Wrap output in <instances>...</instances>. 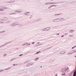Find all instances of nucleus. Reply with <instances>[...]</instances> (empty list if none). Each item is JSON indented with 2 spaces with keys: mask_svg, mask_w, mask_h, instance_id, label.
<instances>
[{
  "mask_svg": "<svg viewBox=\"0 0 76 76\" xmlns=\"http://www.w3.org/2000/svg\"><path fill=\"white\" fill-rule=\"evenodd\" d=\"M18 25L19 24H18V23L16 22L11 24L10 25V26L12 27H13V26H16V25Z\"/></svg>",
  "mask_w": 76,
  "mask_h": 76,
  "instance_id": "nucleus-1",
  "label": "nucleus"
},
{
  "mask_svg": "<svg viewBox=\"0 0 76 76\" xmlns=\"http://www.w3.org/2000/svg\"><path fill=\"white\" fill-rule=\"evenodd\" d=\"M68 70H69V68L68 67H65L64 68H63L62 69L63 72H66V71Z\"/></svg>",
  "mask_w": 76,
  "mask_h": 76,
  "instance_id": "nucleus-2",
  "label": "nucleus"
},
{
  "mask_svg": "<svg viewBox=\"0 0 76 76\" xmlns=\"http://www.w3.org/2000/svg\"><path fill=\"white\" fill-rule=\"evenodd\" d=\"M10 42H8V43H7L5 44L4 45H1V46H0V48H1V47H3L4 46V45H7V44H9V43H10Z\"/></svg>",
  "mask_w": 76,
  "mask_h": 76,
  "instance_id": "nucleus-3",
  "label": "nucleus"
},
{
  "mask_svg": "<svg viewBox=\"0 0 76 76\" xmlns=\"http://www.w3.org/2000/svg\"><path fill=\"white\" fill-rule=\"evenodd\" d=\"M8 8L6 7H2L1 8V9H2V10H4V9H8Z\"/></svg>",
  "mask_w": 76,
  "mask_h": 76,
  "instance_id": "nucleus-4",
  "label": "nucleus"
},
{
  "mask_svg": "<svg viewBox=\"0 0 76 76\" xmlns=\"http://www.w3.org/2000/svg\"><path fill=\"white\" fill-rule=\"evenodd\" d=\"M22 10H20L19 11H15V12H18V13H20V12H22Z\"/></svg>",
  "mask_w": 76,
  "mask_h": 76,
  "instance_id": "nucleus-5",
  "label": "nucleus"
},
{
  "mask_svg": "<svg viewBox=\"0 0 76 76\" xmlns=\"http://www.w3.org/2000/svg\"><path fill=\"white\" fill-rule=\"evenodd\" d=\"M8 18L7 17H5L4 18V20H7Z\"/></svg>",
  "mask_w": 76,
  "mask_h": 76,
  "instance_id": "nucleus-6",
  "label": "nucleus"
},
{
  "mask_svg": "<svg viewBox=\"0 0 76 76\" xmlns=\"http://www.w3.org/2000/svg\"><path fill=\"white\" fill-rule=\"evenodd\" d=\"M24 15H25L26 16V15H29V12H26L24 14Z\"/></svg>",
  "mask_w": 76,
  "mask_h": 76,
  "instance_id": "nucleus-7",
  "label": "nucleus"
},
{
  "mask_svg": "<svg viewBox=\"0 0 76 76\" xmlns=\"http://www.w3.org/2000/svg\"><path fill=\"white\" fill-rule=\"evenodd\" d=\"M73 76H76V71H75L74 72Z\"/></svg>",
  "mask_w": 76,
  "mask_h": 76,
  "instance_id": "nucleus-8",
  "label": "nucleus"
},
{
  "mask_svg": "<svg viewBox=\"0 0 76 76\" xmlns=\"http://www.w3.org/2000/svg\"><path fill=\"white\" fill-rule=\"evenodd\" d=\"M5 32V31H0V34L1 33H3Z\"/></svg>",
  "mask_w": 76,
  "mask_h": 76,
  "instance_id": "nucleus-9",
  "label": "nucleus"
},
{
  "mask_svg": "<svg viewBox=\"0 0 76 76\" xmlns=\"http://www.w3.org/2000/svg\"><path fill=\"white\" fill-rule=\"evenodd\" d=\"M15 59H16V58H12V59H11L10 61H13V60H15Z\"/></svg>",
  "mask_w": 76,
  "mask_h": 76,
  "instance_id": "nucleus-10",
  "label": "nucleus"
},
{
  "mask_svg": "<svg viewBox=\"0 0 76 76\" xmlns=\"http://www.w3.org/2000/svg\"><path fill=\"white\" fill-rule=\"evenodd\" d=\"M16 13H11L10 14V15H16Z\"/></svg>",
  "mask_w": 76,
  "mask_h": 76,
  "instance_id": "nucleus-11",
  "label": "nucleus"
},
{
  "mask_svg": "<svg viewBox=\"0 0 76 76\" xmlns=\"http://www.w3.org/2000/svg\"><path fill=\"white\" fill-rule=\"evenodd\" d=\"M28 63V61H26L25 62H24V64H27Z\"/></svg>",
  "mask_w": 76,
  "mask_h": 76,
  "instance_id": "nucleus-12",
  "label": "nucleus"
},
{
  "mask_svg": "<svg viewBox=\"0 0 76 76\" xmlns=\"http://www.w3.org/2000/svg\"><path fill=\"white\" fill-rule=\"evenodd\" d=\"M4 69H0V72H3V71H4Z\"/></svg>",
  "mask_w": 76,
  "mask_h": 76,
  "instance_id": "nucleus-13",
  "label": "nucleus"
},
{
  "mask_svg": "<svg viewBox=\"0 0 76 76\" xmlns=\"http://www.w3.org/2000/svg\"><path fill=\"white\" fill-rule=\"evenodd\" d=\"M10 69V67H9L8 68L5 69V70H8V69Z\"/></svg>",
  "mask_w": 76,
  "mask_h": 76,
  "instance_id": "nucleus-14",
  "label": "nucleus"
},
{
  "mask_svg": "<svg viewBox=\"0 0 76 76\" xmlns=\"http://www.w3.org/2000/svg\"><path fill=\"white\" fill-rule=\"evenodd\" d=\"M7 56V54H4V57H5V56Z\"/></svg>",
  "mask_w": 76,
  "mask_h": 76,
  "instance_id": "nucleus-15",
  "label": "nucleus"
},
{
  "mask_svg": "<svg viewBox=\"0 0 76 76\" xmlns=\"http://www.w3.org/2000/svg\"><path fill=\"white\" fill-rule=\"evenodd\" d=\"M38 59H39V58H37L35 59V60H37Z\"/></svg>",
  "mask_w": 76,
  "mask_h": 76,
  "instance_id": "nucleus-16",
  "label": "nucleus"
},
{
  "mask_svg": "<svg viewBox=\"0 0 76 76\" xmlns=\"http://www.w3.org/2000/svg\"><path fill=\"white\" fill-rule=\"evenodd\" d=\"M27 44H28V43H24V44H23L22 45H26Z\"/></svg>",
  "mask_w": 76,
  "mask_h": 76,
  "instance_id": "nucleus-17",
  "label": "nucleus"
},
{
  "mask_svg": "<svg viewBox=\"0 0 76 76\" xmlns=\"http://www.w3.org/2000/svg\"><path fill=\"white\" fill-rule=\"evenodd\" d=\"M39 53H41V52L39 51V52H37L36 54H39Z\"/></svg>",
  "mask_w": 76,
  "mask_h": 76,
  "instance_id": "nucleus-18",
  "label": "nucleus"
},
{
  "mask_svg": "<svg viewBox=\"0 0 76 76\" xmlns=\"http://www.w3.org/2000/svg\"><path fill=\"white\" fill-rule=\"evenodd\" d=\"M0 11H4V10L3 9H0Z\"/></svg>",
  "mask_w": 76,
  "mask_h": 76,
  "instance_id": "nucleus-19",
  "label": "nucleus"
},
{
  "mask_svg": "<svg viewBox=\"0 0 76 76\" xmlns=\"http://www.w3.org/2000/svg\"><path fill=\"white\" fill-rule=\"evenodd\" d=\"M14 1H10L8 3H13V2H14Z\"/></svg>",
  "mask_w": 76,
  "mask_h": 76,
  "instance_id": "nucleus-20",
  "label": "nucleus"
},
{
  "mask_svg": "<svg viewBox=\"0 0 76 76\" xmlns=\"http://www.w3.org/2000/svg\"><path fill=\"white\" fill-rule=\"evenodd\" d=\"M26 67H28V66H29V64H27L26 65Z\"/></svg>",
  "mask_w": 76,
  "mask_h": 76,
  "instance_id": "nucleus-21",
  "label": "nucleus"
},
{
  "mask_svg": "<svg viewBox=\"0 0 76 76\" xmlns=\"http://www.w3.org/2000/svg\"><path fill=\"white\" fill-rule=\"evenodd\" d=\"M23 56V54H21L19 55V56Z\"/></svg>",
  "mask_w": 76,
  "mask_h": 76,
  "instance_id": "nucleus-22",
  "label": "nucleus"
},
{
  "mask_svg": "<svg viewBox=\"0 0 76 76\" xmlns=\"http://www.w3.org/2000/svg\"><path fill=\"white\" fill-rule=\"evenodd\" d=\"M10 23V21H7V23Z\"/></svg>",
  "mask_w": 76,
  "mask_h": 76,
  "instance_id": "nucleus-23",
  "label": "nucleus"
},
{
  "mask_svg": "<svg viewBox=\"0 0 76 76\" xmlns=\"http://www.w3.org/2000/svg\"><path fill=\"white\" fill-rule=\"evenodd\" d=\"M69 37H73V35H71H71H69Z\"/></svg>",
  "mask_w": 76,
  "mask_h": 76,
  "instance_id": "nucleus-24",
  "label": "nucleus"
},
{
  "mask_svg": "<svg viewBox=\"0 0 76 76\" xmlns=\"http://www.w3.org/2000/svg\"><path fill=\"white\" fill-rule=\"evenodd\" d=\"M16 64H13V66H15Z\"/></svg>",
  "mask_w": 76,
  "mask_h": 76,
  "instance_id": "nucleus-25",
  "label": "nucleus"
},
{
  "mask_svg": "<svg viewBox=\"0 0 76 76\" xmlns=\"http://www.w3.org/2000/svg\"><path fill=\"white\" fill-rule=\"evenodd\" d=\"M28 45H29L28 44L26 45V46H28Z\"/></svg>",
  "mask_w": 76,
  "mask_h": 76,
  "instance_id": "nucleus-26",
  "label": "nucleus"
},
{
  "mask_svg": "<svg viewBox=\"0 0 76 76\" xmlns=\"http://www.w3.org/2000/svg\"><path fill=\"white\" fill-rule=\"evenodd\" d=\"M20 25H21V26H23V25L22 24H20Z\"/></svg>",
  "mask_w": 76,
  "mask_h": 76,
  "instance_id": "nucleus-27",
  "label": "nucleus"
},
{
  "mask_svg": "<svg viewBox=\"0 0 76 76\" xmlns=\"http://www.w3.org/2000/svg\"><path fill=\"white\" fill-rule=\"evenodd\" d=\"M4 22H1V23H3Z\"/></svg>",
  "mask_w": 76,
  "mask_h": 76,
  "instance_id": "nucleus-28",
  "label": "nucleus"
},
{
  "mask_svg": "<svg viewBox=\"0 0 76 76\" xmlns=\"http://www.w3.org/2000/svg\"><path fill=\"white\" fill-rule=\"evenodd\" d=\"M64 37V36H61V37Z\"/></svg>",
  "mask_w": 76,
  "mask_h": 76,
  "instance_id": "nucleus-29",
  "label": "nucleus"
},
{
  "mask_svg": "<svg viewBox=\"0 0 76 76\" xmlns=\"http://www.w3.org/2000/svg\"><path fill=\"white\" fill-rule=\"evenodd\" d=\"M34 42H33L32 43V44H34Z\"/></svg>",
  "mask_w": 76,
  "mask_h": 76,
  "instance_id": "nucleus-30",
  "label": "nucleus"
},
{
  "mask_svg": "<svg viewBox=\"0 0 76 76\" xmlns=\"http://www.w3.org/2000/svg\"><path fill=\"white\" fill-rule=\"evenodd\" d=\"M72 49H73V48H74V47H72Z\"/></svg>",
  "mask_w": 76,
  "mask_h": 76,
  "instance_id": "nucleus-31",
  "label": "nucleus"
},
{
  "mask_svg": "<svg viewBox=\"0 0 76 76\" xmlns=\"http://www.w3.org/2000/svg\"><path fill=\"white\" fill-rule=\"evenodd\" d=\"M75 57H76V56H75Z\"/></svg>",
  "mask_w": 76,
  "mask_h": 76,
  "instance_id": "nucleus-32",
  "label": "nucleus"
},
{
  "mask_svg": "<svg viewBox=\"0 0 76 76\" xmlns=\"http://www.w3.org/2000/svg\"><path fill=\"white\" fill-rule=\"evenodd\" d=\"M58 35H59V34H58Z\"/></svg>",
  "mask_w": 76,
  "mask_h": 76,
  "instance_id": "nucleus-33",
  "label": "nucleus"
},
{
  "mask_svg": "<svg viewBox=\"0 0 76 76\" xmlns=\"http://www.w3.org/2000/svg\"><path fill=\"white\" fill-rule=\"evenodd\" d=\"M16 65H18V64H16Z\"/></svg>",
  "mask_w": 76,
  "mask_h": 76,
  "instance_id": "nucleus-34",
  "label": "nucleus"
},
{
  "mask_svg": "<svg viewBox=\"0 0 76 76\" xmlns=\"http://www.w3.org/2000/svg\"><path fill=\"white\" fill-rule=\"evenodd\" d=\"M71 31H72V30Z\"/></svg>",
  "mask_w": 76,
  "mask_h": 76,
  "instance_id": "nucleus-35",
  "label": "nucleus"
},
{
  "mask_svg": "<svg viewBox=\"0 0 76 76\" xmlns=\"http://www.w3.org/2000/svg\"><path fill=\"white\" fill-rule=\"evenodd\" d=\"M75 52H76V51H75Z\"/></svg>",
  "mask_w": 76,
  "mask_h": 76,
  "instance_id": "nucleus-36",
  "label": "nucleus"
}]
</instances>
